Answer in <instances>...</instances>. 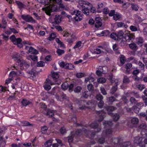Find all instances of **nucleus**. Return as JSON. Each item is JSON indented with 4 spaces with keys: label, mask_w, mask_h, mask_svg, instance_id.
Returning a JSON list of instances; mask_svg holds the SVG:
<instances>
[{
    "label": "nucleus",
    "mask_w": 147,
    "mask_h": 147,
    "mask_svg": "<svg viewBox=\"0 0 147 147\" xmlns=\"http://www.w3.org/2000/svg\"><path fill=\"white\" fill-rule=\"evenodd\" d=\"M49 5L46 8L45 12L47 15L50 16L51 12L58 10V7L55 3H51L50 1H49Z\"/></svg>",
    "instance_id": "nucleus-1"
},
{
    "label": "nucleus",
    "mask_w": 147,
    "mask_h": 147,
    "mask_svg": "<svg viewBox=\"0 0 147 147\" xmlns=\"http://www.w3.org/2000/svg\"><path fill=\"white\" fill-rule=\"evenodd\" d=\"M79 3L80 6L82 7H84V5L88 6L90 7V9L91 12L92 13H94L96 12V9L93 7V5L87 1L83 0H79Z\"/></svg>",
    "instance_id": "nucleus-2"
},
{
    "label": "nucleus",
    "mask_w": 147,
    "mask_h": 147,
    "mask_svg": "<svg viewBox=\"0 0 147 147\" xmlns=\"http://www.w3.org/2000/svg\"><path fill=\"white\" fill-rule=\"evenodd\" d=\"M10 39L14 44L17 45L20 48L22 47V40L21 38H16L14 35H12L10 36Z\"/></svg>",
    "instance_id": "nucleus-3"
},
{
    "label": "nucleus",
    "mask_w": 147,
    "mask_h": 147,
    "mask_svg": "<svg viewBox=\"0 0 147 147\" xmlns=\"http://www.w3.org/2000/svg\"><path fill=\"white\" fill-rule=\"evenodd\" d=\"M71 14L73 16L75 15V16L73 17V18L76 21H80L82 19L83 17L81 12L79 10H74L71 12Z\"/></svg>",
    "instance_id": "nucleus-4"
},
{
    "label": "nucleus",
    "mask_w": 147,
    "mask_h": 147,
    "mask_svg": "<svg viewBox=\"0 0 147 147\" xmlns=\"http://www.w3.org/2000/svg\"><path fill=\"white\" fill-rule=\"evenodd\" d=\"M134 142L140 147H145V145L142 142V137L139 136L135 137L134 138Z\"/></svg>",
    "instance_id": "nucleus-5"
},
{
    "label": "nucleus",
    "mask_w": 147,
    "mask_h": 147,
    "mask_svg": "<svg viewBox=\"0 0 147 147\" xmlns=\"http://www.w3.org/2000/svg\"><path fill=\"white\" fill-rule=\"evenodd\" d=\"M45 111L46 112L45 115H49L50 117H51L52 118L53 120L54 121H57L58 120L57 119L55 118L54 117H53V116L54 115V113H55V111L53 110H51L48 109H45Z\"/></svg>",
    "instance_id": "nucleus-6"
},
{
    "label": "nucleus",
    "mask_w": 147,
    "mask_h": 147,
    "mask_svg": "<svg viewBox=\"0 0 147 147\" xmlns=\"http://www.w3.org/2000/svg\"><path fill=\"white\" fill-rule=\"evenodd\" d=\"M21 17L22 19L27 22H31L33 23L36 22V20L29 15H22L21 16Z\"/></svg>",
    "instance_id": "nucleus-7"
},
{
    "label": "nucleus",
    "mask_w": 147,
    "mask_h": 147,
    "mask_svg": "<svg viewBox=\"0 0 147 147\" xmlns=\"http://www.w3.org/2000/svg\"><path fill=\"white\" fill-rule=\"evenodd\" d=\"M53 84L51 82V80L49 79H47L45 84L43 86L44 89L47 90H49L51 88L50 85H53Z\"/></svg>",
    "instance_id": "nucleus-8"
},
{
    "label": "nucleus",
    "mask_w": 147,
    "mask_h": 147,
    "mask_svg": "<svg viewBox=\"0 0 147 147\" xmlns=\"http://www.w3.org/2000/svg\"><path fill=\"white\" fill-rule=\"evenodd\" d=\"M134 36L131 34L126 33L125 35V39L127 42H130V41H132L134 39Z\"/></svg>",
    "instance_id": "nucleus-9"
},
{
    "label": "nucleus",
    "mask_w": 147,
    "mask_h": 147,
    "mask_svg": "<svg viewBox=\"0 0 147 147\" xmlns=\"http://www.w3.org/2000/svg\"><path fill=\"white\" fill-rule=\"evenodd\" d=\"M105 113L104 111H97L96 112V114L99 117L98 120V121H101L103 119L105 116Z\"/></svg>",
    "instance_id": "nucleus-10"
},
{
    "label": "nucleus",
    "mask_w": 147,
    "mask_h": 147,
    "mask_svg": "<svg viewBox=\"0 0 147 147\" xmlns=\"http://www.w3.org/2000/svg\"><path fill=\"white\" fill-rule=\"evenodd\" d=\"M90 126L93 128H97V132H100L101 130V128L99 126L98 124L97 121H94L90 125Z\"/></svg>",
    "instance_id": "nucleus-11"
},
{
    "label": "nucleus",
    "mask_w": 147,
    "mask_h": 147,
    "mask_svg": "<svg viewBox=\"0 0 147 147\" xmlns=\"http://www.w3.org/2000/svg\"><path fill=\"white\" fill-rule=\"evenodd\" d=\"M51 3H57L59 5V7L61 8H64L65 7L64 5L62 4V0H49Z\"/></svg>",
    "instance_id": "nucleus-12"
},
{
    "label": "nucleus",
    "mask_w": 147,
    "mask_h": 147,
    "mask_svg": "<svg viewBox=\"0 0 147 147\" xmlns=\"http://www.w3.org/2000/svg\"><path fill=\"white\" fill-rule=\"evenodd\" d=\"M100 18L98 17L95 18V26L96 28L101 27L102 25V23L100 20Z\"/></svg>",
    "instance_id": "nucleus-13"
},
{
    "label": "nucleus",
    "mask_w": 147,
    "mask_h": 147,
    "mask_svg": "<svg viewBox=\"0 0 147 147\" xmlns=\"http://www.w3.org/2000/svg\"><path fill=\"white\" fill-rule=\"evenodd\" d=\"M82 131H84L85 132V133L86 134V135H88L89 133H87L86 132L88 131H87V130L85 129L84 128H83L82 130L81 129H78L75 132V136H80L82 134Z\"/></svg>",
    "instance_id": "nucleus-14"
},
{
    "label": "nucleus",
    "mask_w": 147,
    "mask_h": 147,
    "mask_svg": "<svg viewBox=\"0 0 147 147\" xmlns=\"http://www.w3.org/2000/svg\"><path fill=\"white\" fill-rule=\"evenodd\" d=\"M145 95H142V98L144 103V105L145 106H147V89H146L143 92Z\"/></svg>",
    "instance_id": "nucleus-15"
},
{
    "label": "nucleus",
    "mask_w": 147,
    "mask_h": 147,
    "mask_svg": "<svg viewBox=\"0 0 147 147\" xmlns=\"http://www.w3.org/2000/svg\"><path fill=\"white\" fill-rule=\"evenodd\" d=\"M136 40L137 44L140 46H142V43L144 41V40L143 38L141 37L137 38L136 39Z\"/></svg>",
    "instance_id": "nucleus-16"
},
{
    "label": "nucleus",
    "mask_w": 147,
    "mask_h": 147,
    "mask_svg": "<svg viewBox=\"0 0 147 147\" xmlns=\"http://www.w3.org/2000/svg\"><path fill=\"white\" fill-rule=\"evenodd\" d=\"M103 48L102 46H99L98 48L95 49L94 50V53L96 54H99L102 52H103L102 50Z\"/></svg>",
    "instance_id": "nucleus-17"
},
{
    "label": "nucleus",
    "mask_w": 147,
    "mask_h": 147,
    "mask_svg": "<svg viewBox=\"0 0 147 147\" xmlns=\"http://www.w3.org/2000/svg\"><path fill=\"white\" fill-rule=\"evenodd\" d=\"M130 29L132 32L139 31L140 30L139 26L138 25L136 26H131L130 27Z\"/></svg>",
    "instance_id": "nucleus-18"
},
{
    "label": "nucleus",
    "mask_w": 147,
    "mask_h": 147,
    "mask_svg": "<svg viewBox=\"0 0 147 147\" xmlns=\"http://www.w3.org/2000/svg\"><path fill=\"white\" fill-rule=\"evenodd\" d=\"M120 139H119L118 138H113L112 139V144H113L115 145L120 144Z\"/></svg>",
    "instance_id": "nucleus-19"
},
{
    "label": "nucleus",
    "mask_w": 147,
    "mask_h": 147,
    "mask_svg": "<svg viewBox=\"0 0 147 147\" xmlns=\"http://www.w3.org/2000/svg\"><path fill=\"white\" fill-rule=\"evenodd\" d=\"M61 16L60 15H56L54 18L55 23L57 24L59 23L61 21Z\"/></svg>",
    "instance_id": "nucleus-20"
},
{
    "label": "nucleus",
    "mask_w": 147,
    "mask_h": 147,
    "mask_svg": "<svg viewBox=\"0 0 147 147\" xmlns=\"http://www.w3.org/2000/svg\"><path fill=\"white\" fill-rule=\"evenodd\" d=\"M124 34V33L123 30H121L119 31L118 32V34H117L118 40L125 38V37L123 36Z\"/></svg>",
    "instance_id": "nucleus-21"
},
{
    "label": "nucleus",
    "mask_w": 147,
    "mask_h": 147,
    "mask_svg": "<svg viewBox=\"0 0 147 147\" xmlns=\"http://www.w3.org/2000/svg\"><path fill=\"white\" fill-rule=\"evenodd\" d=\"M29 52L32 54H37L38 53V51L36 49H35L32 47H30L29 50Z\"/></svg>",
    "instance_id": "nucleus-22"
},
{
    "label": "nucleus",
    "mask_w": 147,
    "mask_h": 147,
    "mask_svg": "<svg viewBox=\"0 0 147 147\" xmlns=\"http://www.w3.org/2000/svg\"><path fill=\"white\" fill-rule=\"evenodd\" d=\"M52 77L53 80L56 82H57V80L59 77V75L57 73L53 72L52 74Z\"/></svg>",
    "instance_id": "nucleus-23"
},
{
    "label": "nucleus",
    "mask_w": 147,
    "mask_h": 147,
    "mask_svg": "<svg viewBox=\"0 0 147 147\" xmlns=\"http://www.w3.org/2000/svg\"><path fill=\"white\" fill-rule=\"evenodd\" d=\"M122 18L121 15L119 13L116 12L113 17V19L115 21L120 19Z\"/></svg>",
    "instance_id": "nucleus-24"
},
{
    "label": "nucleus",
    "mask_w": 147,
    "mask_h": 147,
    "mask_svg": "<svg viewBox=\"0 0 147 147\" xmlns=\"http://www.w3.org/2000/svg\"><path fill=\"white\" fill-rule=\"evenodd\" d=\"M22 105L24 106H26L31 103V102L25 99H23L21 102Z\"/></svg>",
    "instance_id": "nucleus-25"
},
{
    "label": "nucleus",
    "mask_w": 147,
    "mask_h": 147,
    "mask_svg": "<svg viewBox=\"0 0 147 147\" xmlns=\"http://www.w3.org/2000/svg\"><path fill=\"white\" fill-rule=\"evenodd\" d=\"M16 3L18 5V8L20 9L24 8L26 6L25 5L20 1H16Z\"/></svg>",
    "instance_id": "nucleus-26"
},
{
    "label": "nucleus",
    "mask_w": 147,
    "mask_h": 147,
    "mask_svg": "<svg viewBox=\"0 0 147 147\" xmlns=\"http://www.w3.org/2000/svg\"><path fill=\"white\" fill-rule=\"evenodd\" d=\"M82 42L80 41H79L76 42V45L73 48L74 49H76L78 48L79 49L82 48Z\"/></svg>",
    "instance_id": "nucleus-27"
},
{
    "label": "nucleus",
    "mask_w": 147,
    "mask_h": 147,
    "mask_svg": "<svg viewBox=\"0 0 147 147\" xmlns=\"http://www.w3.org/2000/svg\"><path fill=\"white\" fill-rule=\"evenodd\" d=\"M130 121L131 123L133 125H136L139 122V119L137 117H134L132 118Z\"/></svg>",
    "instance_id": "nucleus-28"
},
{
    "label": "nucleus",
    "mask_w": 147,
    "mask_h": 147,
    "mask_svg": "<svg viewBox=\"0 0 147 147\" xmlns=\"http://www.w3.org/2000/svg\"><path fill=\"white\" fill-rule=\"evenodd\" d=\"M130 82L129 78L126 76H124L123 79V82L124 84H129Z\"/></svg>",
    "instance_id": "nucleus-29"
},
{
    "label": "nucleus",
    "mask_w": 147,
    "mask_h": 147,
    "mask_svg": "<svg viewBox=\"0 0 147 147\" xmlns=\"http://www.w3.org/2000/svg\"><path fill=\"white\" fill-rule=\"evenodd\" d=\"M85 5H84V7H82L83 8L82 10V12L84 14L88 15L89 14V9L88 8L85 7Z\"/></svg>",
    "instance_id": "nucleus-30"
},
{
    "label": "nucleus",
    "mask_w": 147,
    "mask_h": 147,
    "mask_svg": "<svg viewBox=\"0 0 147 147\" xmlns=\"http://www.w3.org/2000/svg\"><path fill=\"white\" fill-rule=\"evenodd\" d=\"M129 47L131 49L133 50H136L138 49L136 45L134 43H132L129 44Z\"/></svg>",
    "instance_id": "nucleus-31"
},
{
    "label": "nucleus",
    "mask_w": 147,
    "mask_h": 147,
    "mask_svg": "<svg viewBox=\"0 0 147 147\" xmlns=\"http://www.w3.org/2000/svg\"><path fill=\"white\" fill-rule=\"evenodd\" d=\"M105 109L108 111H113L117 109V108L116 107L113 106H107Z\"/></svg>",
    "instance_id": "nucleus-32"
},
{
    "label": "nucleus",
    "mask_w": 147,
    "mask_h": 147,
    "mask_svg": "<svg viewBox=\"0 0 147 147\" xmlns=\"http://www.w3.org/2000/svg\"><path fill=\"white\" fill-rule=\"evenodd\" d=\"M110 32L108 30H104L101 33L102 36H109Z\"/></svg>",
    "instance_id": "nucleus-33"
},
{
    "label": "nucleus",
    "mask_w": 147,
    "mask_h": 147,
    "mask_svg": "<svg viewBox=\"0 0 147 147\" xmlns=\"http://www.w3.org/2000/svg\"><path fill=\"white\" fill-rule=\"evenodd\" d=\"M17 73L14 71H13L10 72L9 75V78L11 80L13 79V77L17 76Z\"/></svg>",
    "instance_id": "nucleus-34"
},
{
    "label": "nucleus",
    "mask_w": 147,
    "mask_h": 147,
    "mask_svg": "<svg viewBox=\"0 0 147 147\" xmlns=\"http://www.w3.org/2000/svg\"><path fill=\"white\" fill-rule=\"evenodd\" d=\"M74 65L71 63H66L65 65V68L69 69H72L74 68Z\"/></svg>",
    "instance_id": "nucleus-35"
},
{
    "label": "nucleus",
    "mask_w": 147,
    "mask_h": 147,
    "mask_svg": "<svg viewBox=\"0 0 147 147\" xmlns=\"http://www.w3.org/2000/svg\"><path fill=\"white\" fill-rule=\"evenodd\" d=\"M103 124L105 127L111 126L113 125L112 121H105L103 122Z\"/></svg>",
    "instance_id": "nucleus-36"
},
{
    "label": "nucleus",
    "mask_w": 147,
    "mask_h": 147,
    "mask_svg": "<svg viewBox=\"0 0 147 147\" xmlns=\"http://www.w3.org/2000/svg\"><path fill=\"white\" fill-rule=\"evenodd\" d=\"M21 123L23 126H29L32 125V124H30L29 122L25 121H22L21 122Z\"/></svg>",
    "instance_id": "nucleus-37"
},
{
    "label": "nucleus",
    "mask_w": 147,
    "mask_h": 147,
    "mask_svg": "<svg viewBox=\"0 0 147 147\" xmlns=\"http://www.w3.org/2000/svg\"><path fill=\"white\" fill-rule=\"evenodd\" d=\"M141 134L143 137H146L147 136V129H144L143 130H142L141 131Z\"/></svg>",
    "instance_id": "nucleus-38"
},
{
    "label": "nucleus",
    "mask_w": 147,
    "mask_h": 147,
    "mask_svg": "<svg viewBox=\"0 0 147 147\" xmlns=\"http://www.w3.org/2000/svg\"><path fill=\"white\" fill-rule=\"evenodd\" d=\"M113 50L115 51L117 53H120L119 51L118 50L119 47L117 44H115L113 45Z\"/></svg>",
    "instance_id": "nucleus-39"
},
{
    "label": "nucleus",
    "mask_w": 147,
    "mask_h": 147,
    "mask_svg": "<svg viewBox=\"0 0 147 147\" xmlns=\"http://www.w3.org/2000/svg\"><path fill=\"white\" fill-rule=\"evenodd\" d=\"M52 142V139L49 140L45 142V145L46 147H49L51 145Z\"/></svg>",
    "instance_id": "nucleus-40"
},
{
    "label": "nucleus",
    "mask_w": 147,
    "mask_h": 147,
    "mask_svg": "<svg viewBox=\"0 0 147 147\" xmlns=\"http://www.w3.org/2000/svg\"><path fill=\"white\" fill-rule=\"evenodd\" d=\"M123 38V39H119V40H120V42L119 43V44L120 46H125L126 43V40L125 39V38Z\"/></svg>",
    "instance_id": "nucleus-41"
},
{
    "label": "nucleus",
    "mask_w": 147,
    "mask_h": 147,
    "mask_svg": "<svg viewBox=\"0 0 147 147\" xmlns=\"http://www.w3.org/2000/svg\"><path fill=\"white\" fill-rule=\"evenodd\" d=\"M75 136L74 134L72 132L71 133V135L69 136L68 137V142L69 144L72 142L73 138Z\"/></svg>",
    "instance_id": "nucleus-42"
},
{
    "label": "nucleus",
    "mask_w": 147,
    "mask_h": 147,
    "mask_svg": "<svg viewBox=\"0 0 147 147\" xmlns=\"http://www.w3.org/2000/svg\"><path fill=\"white\" fill-rule=\"evenodd\" d=\"M110 37L115 40H118L117 34L115 33H111L110 36Z\"/></svg>",
    "instance_id": "nucleus-43"
},
{
    "label": "nucleus",
    "mask_w": 147,
    "mask_h": 147,
    "mask_svg": "<svg viewBox=\"0 0 147 147\" xmlns=\"http://www.w3.org/2000/svg\"><path fill=\"white\" fill-rule=\"evenodd\" d=\"M129 101L131 102V103L132 105H134L137 103V101L136 99L133 97H131Z\"/></svg>",
    "instance_id": "nucleus-44"
},
{
    "label": "nucleus",
    "mask_w": 147,
    "mask_h": 147,
    "mask_svg": "<svg viewBox=\"0 0 147 147\" xmlns=\"http://www.w3.org/2000/svg\"><path fill=\"white\" fill-rule=\"evenodd\" d=\"M68 88V84L67 82H65L61 85V88L63 90H65Z\"/></svg>",
    "instance_id": "nucleus-45"
},
{
    "label": "nucleus",
    "mask_w": 147,
    "mask_h": 147,
    "mask_svg": "<svg viewBox=\"0 0 147 147\" xmlns=\"http://www.w3.org/2000/svg\"><path fill=\"white\" fill-rule=\"evenodd\" d=\"M56 36V35L55 34V33H52L49 37L48 38V39L50 41H52L55 38Z\"/></svg>",
    "instance_id": "nucleus-46"
},
{
    "label": "nucleus",
    "mask_w": 147,
    "mask_h": 147,
    "mask_svg": "<svg viewBox=\"0 0 147 147\" xmlns=\"http://www.w3.org/2000/svg\"><path fill=\"white\" fill-rule=\"evenodd\" d=\"M113 132V130L111 129H107L105 132L106 136H108L109 135L111 134Z\"/></svg>",
    "instance_id": "nucleus-47"
},
{
    "label": "nucleus",
    "mask_w": 147,
    "mask_h": 147,
    "mask_svg": "<svg viewBox=\"0 0 147 147\" xmlns=\"http://www.w3.org/2000/svg\"><path fill=\"white\" fill-rule=\"evenodd\" d=\"M97 81L99 83H104L106 81V79L103 78H100L98 79Z\"/></svg>",
    "instance_id": "nucleus-48"
},
{
    "label": "nucleus",
    "mask_w": 147,
    "mask_h": 147,
    "mask_svg": "<svg viewBox=\"0 0 147 147\" xmlns=\"http://www.w3.org/2000/svg\"><path fill=\"white\" fill-rule=\"evenodd\" d=\"M120 60L121 63V64H123L125 63L126 60L124 55H121V56L120 57Z\"/></svg>",
    "instance_id": "nucleus-49"
},
{
    "label": "nucleus",
    "mask_w": 147,
    "mask_h": 147,
    "mask_svg": "<svg viewBox=\"0 0 147 147\" xmlns=\"http://www.w3.org/2000/svg\"><path fill=\"white\" fill-rule=\"evenodd\" d=\"M120 117V116L119 114L117 113L113 115V118L114 121H117Z\"/></svg>",
    "instance_id": "nucleus-50"
},
{
    "label": "nucleus",
    "mask_w": 147,
    "mask_h": 147,
    "mask_svg": "<svg viewBox=\"0 0 147 147\" xmlns=\"http://www.w3.org/2000/svg\"><path fill=\"white\" fill-rule=\"evenodd\" d=\"M131 7L133 10H134L135 11L138 10L139 9V7L137 5H135L134 4H131Z\"/></svg>",
    "instance_id": "nucleus-51"
},
{
    "label": "nucleus",
    "mask_w": 147,
    "mask_h": 147,
    "mask_svg": "<svg viewBox=\"0 0 147 147\" xmlns=\"http://www.w3.org/2000/svg\"><path fill=\"white\" fill-rule=\"evenodd\" d=\"M96 98L97 100L100 101V100H102L103 97L101 94H99L96 95Z\"/></svg>",
    "instance_id": "nucleus-52"
},
{
    "label": "nucleus",
    "mask_w": 147,
    "mask_h": 147,
    "mask_svg": "<svg viewBox=\"0 0 147 147\" xmlns=\"http://www.w3.org/2000/svg\"><path fill=\"white\" fill-rule=\"evenodd\" d=\"M131 109L136 113H139V109L136 106H133L131 108Z\"/></svg>",
    "instance_id": "nucleus-53"
},
{
    "label": "nucleus",
    "mask_w": 147,
    "mask_h": 147,
    "mask_svg": "<svg viewBox=\"0 0 147 147\" xmlns=\"http://www.w3.org/2000/svg\"><path fill=\"white\" fill-rule=\"evenodd\" d=\"M64 52L65 51L64 50L60 49H58L57 51V53L59 56H60L62 54H63Z\"/></svg>",
    "instance_id": "nucleus-54"
},
{
    "label": "nucleus",
    "mask_w": 147,
    "mask_h": 147,
    "mask_svg": "<svg viewBox=\"0 0 147 147\" xmlns=\"http://www.w3.org/2000/svg\"><path fill=\"white\" fill-rule=\"evenodd\" d=\"M146 124L144 123H142L139 126L138 128L139 129L143 130L144 129H146Z\"/></svg>",
    "instance_id": "nucleus-55"
},
{
    "label": "nucleus",
    "mask_w": 147,
    "mask_h": 147,
    "mask_svg": "<svg viewBox=\"0 0 147 147\" xmlns=\"http://www.w3.org/2000/svg\"><path fill=\"white\" fill-rule=\"evenodd\" d=\"M139 68H140L141 70L144 69V68L145 65L141 62L139 61L138 63Z\"/></svg>",
    "instance_id": "nucleus-56"
},
{
    "label": "nucleus",
    "mask_w": 147,
    "mask_h": 147,
    "mask_svg": "<svg viewBox=\"0 0 147 147\" xmlns=\"http://www.w3.org/2000/svg\"><path fill=\"white\" fill-rule=\"evenodd\" d=\"M145 88L146 86H145L144 84H139L138 86V88L141 91Z\"/></svg>",
    "instance_id": "nucleus-57"
},
{
    "label": "nucleus",
    "mask_w": 147,
    "mask_h": 147,
    "mask_svg": "<svg viewBox=\"0 0 147 147\" xmlns=\"http://www.w3.org/2000/svg\"><path fill=\"white\" fill-rule=\"evenodd\" d=\"M82 89L81 87L80 86H78L74 89V91L76 93H78L80 92Z\"/></svg>",
    "instance_id": "nucleus-58"
},
{
    "label": "nucleus",
    "mask_w": 147,
    "mask_h": 147,
    "mask_svg": "<svg viewBox=\"0 0 147 147\" xmlns=\"http://www.w3.org/2000/svg\"><path fill=\"white\" fill-rule=\"evenodd\" d=\"M45 63L42 61H40L37 63L36 66L37 67H42L45 65Z\"/></svg>",
    "instance_id": "nucleus-59"
},
{
    "label": "nucleus",
    "mask_w": 147,
    "mask_h": 147,
    "mask_svg": "<svg viewBox=\"0 0 147 147\" xmlns=\"http://www.w3.org/2000/svg\"><path fill=\"white\" fill-rule=\"evenodd\" d=\"M117 87H115L113 86L110 91V92L112 94H114L115 92L117 91Z\"/></svg>",
    "instance_id": "nucleus-60"
},
{
    "label": "nucleus",
    "mask_w": 147,
    "mask_h": 147,
    "mask_svg": "<svg viewBox=\"0 0 147 147\" xmlns=\"http://www.w3.org/2000/svg\"><path fill=\"white\" fill-rule=\"evenodd\" d=\"M24 60H21L20 59H19L18 60V65L20 67H22L23 66V63L24 62Z\"/></svg>",
    "instance_id": "nucleus-61"
},
{
    "label": "nucleus",
    "mask_w": 147,
    "mask_h": 147,
    "mask_svg": "<svg viewBox=\"0 0 147 147\" xmlns=\"http://www.w3.org/2000/svg\"><path fill=\"white\" fill-rule=\"evenodd\" d=\"M130 144V142L128 141L123 143V147H128V146H129Z\"/></svg>",
    "instance_id": "nucleus-62"
},
{
    "label": "nucleus",
    "mask_w": 147,
    "mask_h": 147,
    "mask_svg": "<svg viewBox=\"0 0 147 147\" xmlns=\"http://www.w3.org/2000/svg\"><path fill=\"white\" fill-rule=\"evenodd\" d=\"M60 131L61 134H64L66 133V130L65 127H63L60 129Z\"/></svg>",
    "instance_id": "nucleus-63"
},
{
    "label": "nucleus",
    "mask_w": 147,
    "mask_h": 147,
    "mask_svg": "<svg viewBox=\"0 0 147 147\" xmlns=\"http://www.w3.org/2000/svg\"><path fill=\"white\" fill-rule=\"evenodd\" d=\"M142 32L144 36L147 38V28H144L142 30Z\"/></svg>",
    "instance_id": "nucleus-64"
}]
</instances>
